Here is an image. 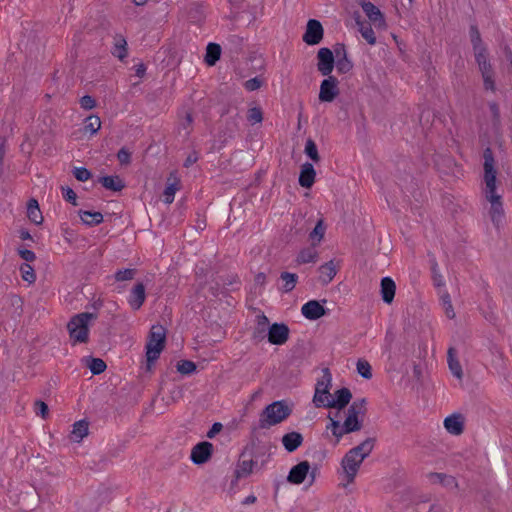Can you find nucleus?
I'll use <instances>...</instances> for the list:
<instances>
[{
    "label": "nucleus",
    "instance_id": "nucleus-1",
    "mask_svg": "<svg viewBox=\"0 0 512 512\" xmlns=\"http://www.w3.org/2000/svg\"><path fill=\"white\" fill-rule=\"evenodd\" d=\"M291 413L292 409L284 400L274 401L261 412L258 426L261 429H268L284 421Z\"/></svg>",
    "mask_w": 512,
    "mask_h": 512
},
{
    "label": "nucleus",
    "instance_id": "nucleus-2",
    "mask_svg": "<svg viewBox=\"0 0 512 512\" xmlns=\"http://www.w3.org/2000/svg\"><path fill=\"white\" fill-rule=\"evenodd\" d=\"M95 313L83 312L74 315L67 324L70 339L73 344L87 343L89 339V326L90 320L96 319Z\"/></svg>",
    "mask_w": 512,
    "mask_h": 512
},
{
    "label": "nucleus",
    "instance_id": "nucleus-3",
    "mask_svg": "<svg viewBox=\"0 0 512 512\" xmlns=\"http://www.w3.org/2000/svg\"><path fill=\"white\" fill-rule=\"evenodd\" d=\"M166 330L162 325H153L150 329L146 344L147 369L159 358L165 347Z\"/></svg>",
    "mask_w": 512,
    "mask_h": 512
},
{
    "label": "nucleus",
    "instance_id": "nucleus-4",
    "mask_svg": "<svg viewBox=\"0 0 512 512\" xmlns=\"http://www.w3.org/2000/svg\"><path fill=\"white\" fill-rule=\"evenodd\" d=\"M240 115L237 111L230 115V107L225 106L221 111V120L218 127V139L221 143L235 137L239 130Z\"/></svg>",
    "mask_w": 512,
    "mask_h": 512
},
{
    "label": "nucleus",
    "instance_id": "nucleus-5",
    "mask_svg": "<svg viewBox=\"0 0 512 512\" xmlns=\"http://www.w3.org/2000/svg\"><path fill=\"white\" fill-rule=\"evenodd\" d=\"M367 402L365 398L355 400L347 410V417L344 421V431L356 432L362 429V418L367 413Z\"/></svg>",
    "mask_w": 512,
    "mask_h": 512
},
{
    "label": "nucleus",
    "instance_id": "nucleus-6",
    "mask_svg": "<svg viewBox=\"0 0 512 512\" xmlns=\"http://www.w3.org/2000/svg\"><path fill=\"white\" fill-rule=\"evenodd\" d=\"M331 381L332 376L329 369H323L322 379L317 382L313 397V403L316 407H326V402L331 400V394L329 392Z\"/></svg>",
    "mask_w": 512,
    "mask_h": 512
},
{
    "label": "nucleus",
    "instance_id": "nucleus-7",
    "mask_svg": "<svg viewBox=\"0 0 512 512\" xmlns=\"http://www.w3.org/2000/svg\"><path fill=\"white\" fill-rule=\"evenodd\" d=\"M363 461L364 460L361 459V457L352 450H349L343 457L341 466L348 484L354 482V479Z\"/></svg>",
    "mask_w": 512,
    "mask_h": 512
},
{
    "label": "nucleus",
    "instance_id": "nucleus-8",
    "mask_svg": "<svg viewBox=\"0 0 512 512\" xmlns=\"http://www.w3.org/2000/svg\"><path fill=\"white\" fill-rule=\"evenodd\" d=\"M310 476V485L315 480V470L310 472V464L308 461H302L293 466L287 476V481L291 484H302L307 476Z\"/></svg>",
    "mask_w": 512,
    "mask_h": 512
},
{
    "label": "nucleus",
    "instance_id": "nucleus-9",
    "mask_svg": "<svg viewBox=\"0 0 512 512\" xmlns=\"http://www.w3.org/2000/svg\"><path fill=\"white\" fill-rule=\"evenodd\" d=\"M486 200L490 203L489 215L493 225L500 229L504 222V209L502 204V197L499 194H490L485 196Z\"/></svg>",
    "mask_w": 512,
    "mask_h": 512
},
{
    "label": "nucleus",
    "instance_id": "nucleus-10",
    "mask_svg": "<svg viewBox=\"0 0 512 512\" xmlns=\"http://www.w3.org/2000/svg\"><path fill=\"white\" fill-rule=\"evenodd\" d=\"M339 81L335 76L329 75L320 84L319 100L332 102L339 95Z\"/></svg>",
    "mask_w": 512,
    "mask_h": 512
},
{
    "label": "nucleus",
    "instance_id": "nucleus-11",
    "mask_svg": "<svg viewBox=\"0 0 512 512\" xmlns=\"http://www.w3.org/2000/svg\"><path fill=\"white\" fill-rule=\"evenodd\" d=\"M182 189L181 176L177 170H172L166 178V187L163 191V202L171 204L177 191Z\"/></svg>",
    "mask_w": 512,
    "mask_h": 512
},
{
    "label": "nucleus",
    "instance_id": "nucleus-12",
    "mask_svg": "<svg viewBox=\"0 0 512 512\" xmlns=\"http://www.w3.org/2000/svg\"><path fill=\"white\" fill-rule=\"evenodd\" d=\"M335 66V57L332 50L322 47L317 52V69L323 76L331 75Z\"/></svg>",
    "mask_w": 512,
    "mask_h": 512
},
{
    "label": "nucleus",
    "instance_id": "nucleus-13",
    "mask_svg": "<svg viewBox=\"0 0 512 512\" xmlns=\"http://www.w3.org/2000/svg\"><path fill=\"white\" fill-rule=\"evenodd\" d=\"M323 35L324 29L321 22L316 19H309L302 39L307 45L313 46L322 41Z\"/></svg>",
    "mask_w": 512,
    "mask_h": 512
},
{
    "label": "nucleus",
    "instance_id": "nucleus-14",
    "mask_svg": "<svg viewBox=\"0 0 512 512\" xmlns=\"http://www.w3.org/2000/svg\"><path fill=\"white\" fill-rule=\"evenodd\" d=\"M335 66L337 72L346 74L353 69V62L348 58L346 45L344 43H336L334 46Z\"/></svg>",
    "mask_w": 512,
    "mask_h": 512
},
{
    "label": "nucleus",
    "instance_id": "nucleus-15",
    "mask_svg": "<svg viewBox=\"0 0 512 512\" xmlns=\"http://www.w3.org/2000/svg\"><path fill=\"white\" fill-rule=\"evenodd\" d=\"M256 462L252 458L246 459V452L240 454L239 460L234 470V478L231 485L235 486L241 478H247L252 472Z\"/></svg>",
    "mask_w": 512,
    "mask_h": 512
},
{
    "label": "nucleus",
    "instance_id": "nucleus-16",
    "mask_svg": "<svg viewBox=\"0 0 512 512\" xmlns=\"http://www.w3.org/2000/svg\"><path fill=\"white\" fill-rule=\"evenodd\" d=\"M289 327L284 323H273L269 326L267 337L273 345H283L289 339Z\"/></svg>",
    "mask_w": 512,
    "mask_h": 512
},
{
    "label": "nucleus",
    "instance_id": "nucleus-17",
    "mask_svg": "<svg viewBox=\"0 0 512 512\" xmlns=\"http://www.w3.org/2000/svg\"><path fill=\"white\" fill-rule=\"evenodd\" d=\"M497 169L494 162H484V175L482 189L484 196L496 193Z\"/></svg>",
    "mask_w": 512,
    "mask_h": 512
},
{
    "label": "nucleus",
    "instance_id": "nucleus-18",
    "mask_svg": "<svg viewBox=\"0 0 512 512\" xmlns=\"http://www.w3.org/2000/svg\"><path fill=\"white\" fill-rule=\"evenodd\" d=\"M213 453V445L203 441L196 444L191 451V460L196 465H202L210 460Z\"/></svg>",
    "mask_w": 512,
    "mask_h": 512
},
{
    "label": "nucleus",
    "instance_id": "nucleus-19",
    "mask_svg": "<svg viewBox=\"0 0 512 512\" xmlns=\"http://www.w3.org/2000/svg\"><path fill=\"white\" fill-rule=\"evenodd\" d=\"M334 395H335V398L328 400L326 402V407L337 409L338 410V412L336 413V417H337L339 415L340 411L343 410L351 401L352 393L348 388L343 387V388L335 391Z\"/></svg>",
    "mask_w": 512,
    "mask_h": 512
},
{
    "label": "nucleus",
    "instance_id": "nucleus-20",
    "mask_svg": "<svg viewBox=\"0 0 512 512\" xmlns=\"http://www.w3.org/2000/svg\"><path fill=\"white\" fill-rule=\"evenodd\" d=\"M301 313L306 319L315 321L325 316L327 311L319 301L310 300L302 306Z\"/></svg>",
    "mask_w": 512,
    "mask_h": 512
},
{
    "label": "nucleus",
    "instance_id": "nucleus-21",
    "mask_svg": "<svg viewBox=\"0 0 512 512\" xmlns=\"http://www.w3.org/2000/svg\"><path fill=\"white\" fill-rule=\"evenodd\" d=\"M465 418L460 413L449 415L444 420V427L448 433L458 436L464 431Z\"/></svg>",
    "mask_w": 512,
    "mask_h": 512
},
{
    "label": "nucleus",
    "instance_id": "nucleus-22",
    "mask_svg": "<svg viewBox=\"0 0 512 512\" xmlns=\"http://www.w3.org/2000/svg\"><path fill=\"white\" fill-rule=\"evenodd\" d=\"M360 5L366 16L374 25L379 27L385 25V18L383 13L372 2L361 0Z\"/></svg>",
    "mask_w": 512,
    "mask_h": 512
},
{
    "label": "nucleus",
    "instance_id": "nucleus-23",
    "mask_svg": "<svg viewBox=\"0 0 512 512\" xmlns=\"http://www.w3.org/2000/svg\"><path fill=\"white\" fill-rule=\"evenodd\" d=\"M426 478L431 484H440L447 489H457L459 484L456 478L452 475L438 472H430Z\"/></svg>",
    "mask_w": 512,
    "mask_h": 512
},
{
    "label": "nucleus",
    "instance_id": "nucleus-24",
    "mask_svg": "<svg viewBox=\"0 0 512 512\" xmlns=\"http://www.w3.org/2000/svg\"><path fill=\"white\" fill-rule=\"evenodd\" d=\"M193 115L190 110H184L179 113L178 122V134L183 138L187 139L193 131Z\"/></svg>",
    "mask_w": 512,
    "mask_h": 512
},
{
    "label": "nucleus",
    "instance_id": "nucleus-25",
    "mask_svg": "<svg viewBox=\"0 0 512 512\" xmlns=\"http://www.w3.org/2000/svg\"><path fill=\"white\" fill-rule=\"evenodd\" d=\"M146 299L145 286L142 282H138L132 288L129 295V305L133 310H139Z\"/></svg>",
    "mask_w": 512,
    "mask_h": 512
},
{
    "label": "nucleus",
    "instance_id": "nucleus-26",
    "mask_svg": "<svg viewBox=\"0 0 512 512\" xmlns=\"http://www.w3.org/2000/svg\"><path fill=\"white\" fill-rule=\"evenodd\" d=\"M316 171L310 162H304L299 174V184L303 188H310L315 181Z\"/></svg>",
    "mask_w": 512,
    "mask_h": 512
},
{
    "label": "nucleus",
    "instance_id": "nucleus-27",
    "mask_svg": "<svg viewBox=\"0 0 512 512\" xmlns=\"http://www.w3.org/2000/svg\"><path fill=\"white\" fill-rule=\"evenodd\" d=\"M354 19L356 25L358 26V30L361 33L362 37L368 42L370 45H374L376 43V36L370 24L365 23L359 14V12L354 13Z\"/></svg>",
    "mask_w": 512,
    "mask_h": 512
},
{
    "label": "nucleus",
    "instance_id": "nucleus-28",
    "mask_svg": "<svg viewBox=\"0 0 512 512\" xmlns=\"http://www.w3.org/2000/svg\"><path fill=\"white\" fill-rule=\"evenodd\" d=\"M303 440L301 433L293 431L282 437V444L288 452H294L302 445Z\"/></svg>",
    "mask_w": 512,
    "mask_h": 512
},
{
    "label": "nucleus",
    "instance_id": "nucleus-29",
    "mask_svg": "<svg viewBox=\"0 0 512 512\" xmlns=\"http://www.w3.org/2000/svg\"><path fill=\"white\" fill-rule=\"evenodd\" d=\"M396 285L392 278L384 277L381 280V296L382 300L390 304L395 296Z\"/></svg>",
    "mask_w": 512,
    "mask_h": 512
},
{
    "label": "nucleus",
    "instance_id": "nucleus-30",
    "mask_svg": "<svg viewBox=\"0 0 512 512\" xmlns=\"http://www.w3.org/2000/svg\"><path fill=\"white\" fill-rule=\"evenodd\" d=\"M318 270L320 273L319 281L323 285L330 283L337 274L336 266L333 260H330L327 263L321 265Z\"/></svg>",
    "mask_w": 512,
    "mask_h": 512
},
{
    "label": "nucleus",
    "instance_id": "nucleus-31",
    "mask_svg": "<svg viewBox=\"0 0 512 512\" xmlns=\"http://www.w3.org/2000/svg\"><path fill=\"white\" fill-rule=\"evenodd\" d=\"M99 182L105 189L113 192L121 191L125 187V183L118 175L100 177Z\"/></svg>",
    "mask_w": 512,
    "mask_h": 512
},
{
    "label": "nucleus",
    "instance_id": "nucleus-32",
    "mask_svg": "<svg viewBox=\"0 0 512 512\" xmlns=\"http://www.w3.org/2000/svg\"><path fill=\"white\" fill-rule=\"evenodd\" d=\"M111 53L114 57H117L119 60H124L127 57V41L122 35L117 34L114 37V46L111 50Z\"/></svg>",
    "mask_w": 512,
    "mask_h": 512
},
{
    "label": "nucleus",
    "instance_id": "nucleus-33",
    "mask_svg": "<svg viewBox=\"0 0 512 512\" xmlns=\"http://www.w3.org/2000/svg\"><path fill=\"white\" fill-rule=\"evenodd\" d=\"M27 217L36 225H40L43 222L39 203L35 198H31L27 203Z\"/></svg>",
    "mask_w": 512,
    "mask_h": 512
},
{
    "label": "nucleus",
    "instance_id": "nucleus-34",
    "mask_svg": "<svg viewBox=\"0 0 512 512\" xmlns=\"http://www.w3.org/2000/svg\"><path fill=\"white\" fill-rule=\"evenodd\" d=\"M89 423L86 420H79L73 424L70 439L80 442L88 434Z\"/></svg>",
    "mask_w": 512,
    "mask_h": 512
},
{
    "label": "nucleus",
    "instance_id": "nucleus-35",
    "mask_svg": "<svg viewBox=\"0 0 512 512\" xmlns=\"http://www.w3.org/2000/svg\"><path fill=\"white\" fill-rule=\"evenodd\" d=\"M221 46L217 43H209L206 47L204 60L207 65L213 66L220 59Z\"/></svg>",
    "mask_w": 512,
    "mask_h": 512
},
{
    "label": "nucleus",
    "instance_id": "nucleus-36",
    "mask_svg": "<svg viewBox=\"0 0 512 512\" xmlns=\"http://www.w3.org/2000/svg\"><path fill=\"white\" fill-rule=\"evenodd\" d=\"M375 441H376L375 438L369 437V438L365 439L363 442H361L359 445H357L356 447L352 448L351 450L353 452H355L356 454H358L361 457V459L364 460L372 452V450L374 448Z\"/></svg>",
    "mask_w": 512,
    "mask_h": 512
},
{
    "label": "nucleus",
    "instance_id": "nucleus-37",
    "mask_svg": "<svg viewBox=\"0 0 512 512\" xmlns=\"http://www.w3.org/2000/svg\"><path fill=\"white\" fill-rule=\"evenodd\" d=\"M79 216L84 224L88 226H96L103 222V215L101 212H91L80 210Z\"/></svg>",
    "mask_w": 512,
    "mask_h": 512
},
{
    "label": "nucleus",
    "instance_id": "nucleus-38",
    "mask_svg": "<svg viewBox=\"0 0 512 512\" xmlns=\"http://www.w3.org/2000/svg\"><path fill=\"white\" fill-rule=\"evenodd\" d=\"M456 351L454 348L448 350V365L451 373L458 379H462L463 371L460 362L456 358Z\"/></svg>",
    "mask_w": 512,
    "mask_h": 512
},
{
    "label": "nucleus",
    "instance_id": "nucleus-39",
    "mask_svg": "<svg viewBox=\"0 0 512 512\" xmlns=\"http://www.w3.org/2000/svg\"><path fill=\"white\" fill-rule=\"evenodd\" d=\"M101 127V120L97 115H90L85 118L82 131L84 134H95Z\"/></svg>",
    "mask_w": 512,
    "mask_h": 512
},
{
    "label": "nucleus",
    "instance_id": "nucleus-40",
    "mask_svg": "<svg viewBox=\"0 0 512 512\" xmlns=\"http://www.w3.org/2000/svg\"><path fill=\"white\" fill-rule=\"evenodd\" d=\"M318 257L317 251L313 247L302 249L297 258L296 262L298 264H306V263H314L316 262Z\"/></svg>",
    "mask_w": 512,
    "mask_h": 512
},
{
    "label": "nucleus",
    "instance_id": "nucleus-41",
    "mask_svg": "<svg viewBox=\"0 0 512 512\" xmlns=\"http://www.w3.org/2000/svg\"><path fill=\"white\" fill-rule=\"evenodd\" d=\"M474 54L475 60L479 66L481 73L492 70L491 64L488 60L486 48H481L478 51H474Z\"/></svg>",
    "mask_w": 512,
    "mask_h": 512
},
{
    "label": "nucleus",
    "instance_id": "nucleus-42",
    "mask_svg": "<svg viewBox=\"0 0 512 512\" xmlns=\"http://www.w3.org/2000/svg\"><path fill=\"white\" fill-rule=\"evenodd\" d=\"M280 278L284 282L283 291L286 293L291 292L295 288L298 280L297 274L290 272H282Z\"/></svg>",
    "mask_w": 512,
    "mask_h": 512
},
{
    "label": "nucleus",
    "instance_id": "nucleus-43",
    "mask_svg": "<svg viewBox=\"0 0 512 512\" xmlns=\"http://www.w3.org/2000/svg\"><path fill=\"white\" fill-rule=\"evenodd\" d=\"M470 39L474 51H478L481 48H485L482 43L481 35L476 25H471L469 29Z\"/></svg>",
    "mask_w": 512,
    "mask_h": 512
},
{
    "label": "nucleus",
    "instance_id": "nucleus-44",
    "mask_svg": "<svg viewBox=\"0 0 512 512\" xmlns=\"http://www.w3.org/2000/svg\"><path fill=\"white\" fill-rule=\"evenodd\" d=\"M189 18L194 22H200L204 18V7L199 3H192L188 10Z\"/></svg>",
    "mask_w": 512,
    "mask_h": 512
},
{
    "label": "nucleus",
    "instance_id": "nucleus-45",
    "mask_svg": "<svg viewBox=\"0 0 512 512\" xmlns=\"http://www.w3.org/2000/svg\"><path fill=\"white\" fill-rule=\"evenodd\" d=\"M20 272L22 279L29 284H32L36 281L35 271L29 263H22L20 266Z\"/></svg>",
    "mask_w": 512,
    "mask_h": 512
},
{
    "label": "nucleus",
    "instance_id": "nucleus-46",
    "mask_svg": "<svg viewBox=\"0 0 512 512\" xmlns=\"http://www.w3.org/2000/svg\"><path fill=\"white\" fill-rule=\"evenodd\" d=\"M88 361V367L93 375H99L107 368L106 363L100 358H90Z\"/></svg>",
    "mask_w": 512,
    "mask_h": 512
},
{
    "label": "nucleus",
    "instance_id": "nucleus-47",
    "mask_svg": "<svg viewBox=\"0 0 512 512\" xmlns=\"http://www.w3.org/2000/svg\"><path fill=\"white\" fill-rule=\"evenodd\" d=\"M491 115H492V125L493 127L498 130L501 126V116H500V109L499 105L496 102H489L488 104Z\"/></svg>",
    "mask_w": 512,
    "mask_h": 512
},
{
    "label": "nucleus",
    "instance_id": "nucleus-48",
    "mask_svg": "<svg viewBox=\"0 0 512 512\" xmlns=\"http://www.w3.org/2000/svg\"><path fill=\"white\" fill-rule=\"evenodd\" d=\"M196 368V364L190 360H181L177 363V371L183 375L192 374Z\"/></svg>",
    "mask_w": 512,
    "mask_h": 512
},
{
    "label": "nucleus",
    "instance_id": "nucleus-49",
    "mask_svg": "<svg viewBox=\"0 0 512 512\" xmlns=\"http://www.w3.org/2000/svg\"><path fill=\"white\" fill-rule=\"evenodd\" d=\"M247 120L252 125L256 123H261L263 120V112L260 107H252L248 109L247 112Z\"/></svg>",
    "mask_w": 512,
    "mask_h": 512
},
{
    "label": "nucleus",
    "instance_id": "nucleus-50",
    "mask_svg": "<svg viewBox=\"0 0 512 512\" xmlns=\"http://www.w3.org/2000/svg\"><path fill=\"white\" fill-rule=\"evenodd\" d=\"M325 233V227L323 226V220L320 219L315 225L314 229L309 233L310 240L317 241L318 243L321 241Z\"/></svg>",
    "mask_w": 512,
    "mask_h": 512
},
{
    "label": "nucleus",
    "instance_id": "nucleus-51",
    "mask_svg": "<svg viewBox=\"0 0 512 512\" xmlns=\"http://www.w3.org/2000/svg\"><path fill=\"white\" fill-rule=\"evenodd\" d=\"M357 372L365 379L372 378V368L371 365L366 360H358Z\"/></svg>",
    "mask_w": 512,
    "mask_h": 512
},
{
    "label": "nucleus",
    "instance_id": "nucleus-52",
    "mask_svg": "<svg viewBox=\"0 0 512 512\" xmlns=\"http://www.w3.org/2000/svg\"><path fill=\"white\" fill-rule=\"evenodd\" d=\"M136 275V269H132V268H126V269H123V270H118L116 271V273L114 274V278L116 281H127V280H132Z\"/></svg>",
    "mask_w": 512,
    "mask_h": 512
},
{
    "label": "nucleus",
    "instance_id": "nucleus-53",
    "mask_svg": "<svg viewBox=\"0 0 512 512\" xmlns=\"http://www.w3.org/2000/svg\"><path fill=\"white\" fill-rule=\"evenodd\" d=\"M441 301H442L446 316L450 319H453L455 317V312H454V309L452 306L450 295L448 293L443 294L441 296Z\"/></svg>",
    "mask_w": 512,
    "mask_h": 512
},
{
    "label": "nucleus",
    "instance_id": "nucleus-54",
    "mask_svg": "<svg viewBox=\"0 0 512 512\" xmlns=\"http://www.w3.org/2000/svg\"><path fill=\"white\" fill-rule=\"evenodd\" d=\"M305 154L311 160H319L318 149L315 142L312 139H308L305 144Z\"/></svg>",
    "mask_w": 512,
    "mask_h": 512
},
{
    "label": "nucleus",
    "instance_id": "nucleus-55",
    "mask_svg": "<svg viewBox=\"0 0 512 512\" xmlns=\"http://www.w3.org/2000/svg\"><path fill=\"white\" fill-rule=\"evenodd\" d=\"M484 88L486 90L495 91V82L493 79V70L482 72Z\"/></svg>",
    "mask_w": 512,
    "mask_h": 512
},
{
    "label": "nucleus",
    "instance_id": "nucleus-56",
    "mask_svg": "<svg viewBox=\"0 0 512 512\" xmlns=\"http://www.w3.org/2000/svg\"><path fill=\"white\" fill-rule=\"evenodd\" d=\"M34 410L37 415H40L44 419L47 417L49 412L48 405L42 400L35 401Z\"/></svg>",
    "mask_w": 512,
    "mask_h": 512
},
{
    "label": "nucleus",
    "instance_id": "nucleus-57",
    "mask_svg": "<svg viewBox=\"0 0 512 512\" xmlns=\"http://www.w3.org/2000/svg\"><path fill=\"white\" fill-rule=\"evenodd\" d=\"M79 103L84 110H91L96 107V100L90 95L81 97Z\"/></svg>",
    "mask_w": 512,
    "mask_h": 512
},
{
    "label": "nucleus",
    "instance_id": "nucleus-58",
    "mask_svg": "<svg viewBox=\"0 0 512 512\" xmlns=\"http://www.w3.org/2000/svg\"><path fill=\"white\" fill-rule=\"evenodd\" d=\"M73 174L75 178L81 182L87 181L91 178V172L85 167L75 168Z\"/></svg>",
    "mask_w": 512,
    "mask_h": 512
},
{
    "label": "nucleus",
    "instance_id": "nucleus-59",
    "mask_svg": "<svg viewBox=\"0 0 512 512\" xmlns=\"http://www.w3.org/2000/svg\"><path fill=\"white\" fill-rule=\"evenodd\" d=\"M62 191H63V198L71 203L72 205L76 206L77 205V195L76 193L74 192V190L70 187H62Z\"/></svg>",
    "mask_w": 512,
    "mask_h": 512
},
{
    "label": "nucleus",
    "instance_id": "nucleus-60",
    "mask_svg": "<svg viewBox=\"0 0 512 512\" xmlns=\"http://www.w3.org/2000/svg\"><path fill=\"white\" fill-rule=\"evenodd\" d=\"M263 84V81L259 77H254L249 80H247L244 83V87L248 91H255L259 89Z\"/></svg>",
    "mask_w": 512,
    "mask_h": 512
},
{
    "label": "nucleus",
    "instance_id": "nucleus-61",
    "mask_svg": "<svg viewBox=\"0 0 512 512\" xmlns=\"http://www.w3.org/2000/svg\"><path fill=\"white\" fill-rule=\"evenodd\" d=\"M18 253L20 257L26 262H33L36 259L35 253L29 249H19Z\"/></svg>",
    "mask_w": 512,
    "mask_h": 512
},
{
    "label": "nucleus",
    "instance_id": "nucleus-62",
    "mask_svg": "<svg viewBox=\"0 0 512 512\" xmlns=\"http://www.w3.org/2000/svg\"><path fill=\"white\" fill-rule=\"evenodd\" d=\"M223 429V425L220 422H215L212 427L207 432L206 436L209 439L214 438L221 430Z\"/></svg>",
    "mask_w": 512,
    "mask_h": 512
},
{
    "label": "nucleus",
    "instance_id": "nucleus-63",
    "mask_svg": "<svg viewBox=\"0 0 512 512\" xmlns=\"http://www.w3.org/2000/svg\"><path fill=\"white\" fill-rule=\"evenodd\" d=\"M437 267H438L437 263L435 261H433L431 269L433 272L434 284L436 286H441V285H443L442 276L438 273Z\"/></svg>",
    "mask_w": 512,
    "mask_h": 512
},
{
    "label": "nucleus",
    "instance_id": "nucleus-64",
    "mask_svg": "<svg viewBox=\"0 0 512 512\" xmlns=\"http://www.w3.org/2000/svg\"><path fill=\"white\" fill-rule=\"evenodd\" d=\"M256 322H257V328H262V329H267V326L269 325V319L267 318V316L262 313L260 315H258L256 317Z\"/></svg>",
    "mask_w": 512,
    "mask_h": 512
}]
</instances>
